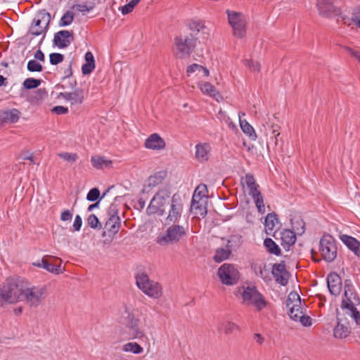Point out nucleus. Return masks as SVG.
Segmentation results:
<instances>
[{"instance_id": "1", "label": "nucleus", "mask_w": 360, "mask_h": 360, "mask_svg": "<svg viewBox=\"0 0 360 360\" xmlns=\"http://www.w3.org/2000/svg\"><path fill=\"white\" fill-rule=\"evenodd\" d=\"M45 285H34L21 277H10L0 284V306L25 301L31 307H38L45 300Z\"/></svg>"}, {"instance_id": "2", "label": "nucleus", "mask_w": 360, "mask_h": 360, "mask_svg": "<svg viewBox=\"0 0 360 360\" xmlns=\"http://www.w3.org/2000/svg\"><path fill=\"white\" fill-rule=\"evenodd\" d=\"M359 304H360V299L357 294L349 288L346 289L340 310L337 311V325L333 330V335L335 338H346L351 333L347 317L353 320L356 326L360 327V312L356 309Z\"/></svg>"}, {"instance_id": "3", "label": "nucleus", "mask_w": 360, "mask_h": 360, "mask_svg": "<svg viewBox=\"0 0 360 360\" xmlns=\"http://www.w3.org/2000/svg\"><path fill=\"white\" fill-rule=\"evenodd\" d=\"M233 295L242 304L252 307L257 311L263 310L268 304L265 297L254 284L246 283L236 287Z\"/></svg>"}, {"instance_id": "4", "label": "nucleus", "mask_w": 360, "mask_h": 360, "mask_svg": "<svg viewBox=\"0 0 360 360\" xmlns=\"http://www.w3.org/2000/svg\"><path fill=\"white\" fill-rule=\"evenodd\" d=\"M147 309L139 307L136 304H128L124 305V318L127 321V326L131 330L134 338L141 339L144 336V333L140 328L142 321L147 319Z\"/></svg>"}, {"instance_id": "5", "label": "nucleus", "mask_w": 360, "mask_h": 360, "mask_svg": "<svg viewBox=\"0 0 360 360\" xmlns=\"http://www.w3.org/2000/svg\"><path fill=\"white\" fill-rule=\"evenodd\" d=\"M286 306L291 319L300 322L303 326L309 327L312 324V319L305 314V304L302 302L299 294L291 292L287 298Z\"/></svg>"}, {"instance_id": "6", "label": "nucleus", "mask_w": 360, "mask_h": 360, "mask_svg": "<svg viewBox=\"0 0 360 360\" xmlns=\"http://www.w3.org/2000/svg\"><path fill=\"white\" fill-rule=\"evenodd\" d=\"M136 284L139 289L146 296L153 300H160L163 295L162 285L152 280L144 272L136 275Z\"/></svg>"}, {"instance_id": "7", "label": "nucleus", "mask_w": 360, "mask_h": 360, "mask_svg": "<svg viewBox=\"0 0 360 360\" xmlns=\"http://www.w3.org/2000/svg\"><path fill=\"white\" fill-rule=\"evenodd\" d=\"M165 226L167 225H165ZM168 228L164 233L157 238V243L161 246L176 244L186 236L188 226H184L179 224L167 225Z\"/></svg>"}, {"instance_id": "8", "label": "nucleus", "mask_w": 360, "mask_h": 360, "mask_svg": "<svg viewBox=\"0 0 360 360\" xmlns=\"http://www.w3.org/2000/svg\"><path fill=\"white\" fill-rule=\"evenodd\" d=\"M171 193L169 189H160L151 199L147 209L146 212L148 215L158 214L163 216L165 212V205L169 206L171 199Z\"/></svg>"}, {"instance_id": "9", "label": "nucleus", "mask_w": 360, "mask_h": 360, "mask_svg": "<svg viewBox=\"0 0 360 360\" xmlns=\"http://www.w3.org/2000/svg\"><path fill=\"white\" fill-rule=\"evenodd\" d=\"M228 22L232 29L233 35L238 39L245 37L247 33V18L242 12L227 9Z\"/></svg>"}, {"instance_id": "10", "label": "nucleus", "mask_w": 360, "mask_h": 360, "mask_svg": "<svg viewBox=\"0 0 360 360\" xmlns=\"http://www.w3.org/2000/svg\"><path fill=\"white\" fill-rule=\"evenodd\" d=\"M184 203L181 196L179 193H174L169 201L168 210L165 213L166 217L164 220V225H172V224H179L183 212Z\"/></svg>"}, {"instance_id": "11", "label": "nucleus", "mask_w": 360, "mask_h": 360, "mask_svg": "<svg viewBox=\"0 0 360 360\" xmlns=\"http://www.w3.org/2000/svg\"><path fill=\"white\" fill-rule=\"evenodd\" d=\"M243 180L249 189V195L253 199L258 212L262 214H264L266 210L264 198L258 189L259 185L257 184L253 175L251 174H247L243 178Z\"/></svg>"}, {"instance_id": "12", "label": "nucleus", "mask_w": 360, "mask_h": 360, "mask_svg": "<svg viewBox=\"0 0 360 360\" xmlns=\"http://www.w3.org/2000/svg\"><path fill=\"white\" fill-rule=\"evenodd\" d=\"M319 251L327 262L333 261L337 256V247L335 238L329 234H325L319 242Z\"/></svg>"}, {"instance_id": "13", "label": "nucleus", "mask_w": 360, "mask_h": 360, "mask_svg": "<svg viewBox=\"0 0 360 360\" xmlns=\"http://www.w3.org/2000/svg\"><path fill=\"white\" fill-rule=\"evenodd\" d=\"M175 45L178 57L184 58L192 52L195 45V39L192 34L181 36L176 37Z\"/></svg>"}, {"instance_id": "14", "label": "nucleus", "mask_w": 360, "mask_h": 360, "mask_svg": "<svg viewBox=\"0 0 360 360\" xmlns=\"http://www.w3.org/2000/svg\"><path fill=\"white\" fill-rule=\"evenodd\" d=\"M340 19L345 26L360 30V3L342 13Z\"/></svg>"}, {"instance_id": "15", "label": "nucleus", "mask_w": 360, "mask_h": 360, "mask_svg": "<svg viewBox=\"0 0 360 360\" xmlns=\"http://www.w3.org/2000/svg\"><path fill=\"white\" fill-rule=\"evenodd\" d=\"M121 224V219L119 216V211L117 205L111 204L107 211L106 221L104 225V229L112 234L117 233Z\"/></svg>"}, {"instance_id": "16", "label": "nucleus", "mask_w": 360, "mask_h": 360, "mask_svg": "<svg viewBox=\"0 0 360 360\" xmlns=\"http://www.w3.org/2000/svg\"><path fill=\"white\" fill-rule=\"evenodd\" d=\"M259 275L266 284H271L274 281L282 286H285L290 278L289 271H259Z\"/></svg>"}, {"instance_id": "17", "label": "nucleus", "mask_w": 360, "mask_h": 360, "mask_svg": "<svg viewBox=\"0 0 360 360\" xmlns=\"http://www.w3.org/2000/svg\"><path fill=\"white\" fill-rule=\"evenodd\" d=\"M51 22V15L46 10H40L37 12L36 17L33 20L32 24L30 28V32L33 36H39L42 34L41 31L35 30L37 27H44L49 28Z\"/></svg>"}, {"instance_id": "18", "label": "nucleus", "mask_w": 360, "mask_h": 360, "mask_svg": "<svg viewBox=\"0 0 360 360\" xmlns=\"http://www.w3.org/2000/svg\"><path fill=\"white\" fill-rule=\"evenodd\" d=\"M333 0H316V6L320 15L331 18L341 15L340 9L332 3Z\"/></svg>"}, {"instance_id": "19", "label": "nucleus", "mask_w": 360, "mask_h": 360, "mask_svg": "<svg viewBox=\"0 0 360 360\" xmlns=\"http://www.w3.org/2000/svg\"><path fill=\"white\" fill-rule=\"evenodd\" d=\"M58 98H61L66 102L70 103L71 106H79L82 105L84 101V90L77 88L72 92H60L58 94Z\"/></svg>"}, {"instance_id": "20", "label": "nucleus", "mask_w": 360, "mask_h": 360, "mask_svg": "<svg viewBox=\"0 0 360 360\" xmlns=\"http://www.w3.org/2000/svg\"><path fill=\"white\" fill-rule=\"evenodd\" d=\"M73 32L69 30H60L54 34L53 43L58 49H65L73 41Z\"/></svg>"}, {"instance_id": "21", "label": "nucleus", "mask_w": 360, "mask_h": 360, "mask_svg": "<svg viewBox=\"0 0 360 360\" xmlns=\"http://www.w3.org/2000/svg\"><path fill=\"white\" fill-rule=\"evenodd\" d=\"M144 147L152 150H162L166 148L165 141L157 133L150 134L144 142Z\"/></svg>"}, {"instance_id": "22", "label": "nucleus", "mask_w": 360, "mask_h": 360, "mask_svg": "<svg viewBox=\"0 0 360 360\" xmlns=\"http://www.w3.org/2000/svg\"><path fill=\"white\" fill-rule=\"evenodd\" d=\"M217 277L221 284L231 286L239 282L240 274L239 271H217Z\"/></svg>"}, {"instance_id": "23", "label": "nucleus", "mask_w": 360, "mask_h": 360, "mask_svg": "<svg viewBox=\"0 0 360 360\" xmlns=\"http://www.w3.org/2000/svg\"><path fill=\"white\" fill-rule=\"evenodd\" d=\"M207 193V186L205 184H200L198 185L193 193L192 201H191V207L195 210H200L201 211L200 216L205 217L207 214L206 207H202L199 202L196 201V198L200 197V198L202 197H205Z\"/></svg>"}, {"instance_id": "24", "label": "nucleus", "mask_w": 360, "mask_h": 360, "mask_svg": "<svg viewBox=\"0 0 360 360\" xmlns=\"http://www.w3.org/2000/svg\"><path fill=\"white\" fill-rule=\"evenodd\" d=\"M340 239L355 256L360 258V241L354 237L346 234L340 236Z\"/></svg>"}, {"instance_id": "25", "label": "nucleus", "mask_w": 360, "mask_h": 360, "mask_svg": "<svg viewBox=\"0 0 360 360\" xmlns=\"http://www.w3.org/2000/svg\"><path fill=\"white\" fill-rule=\"evenodd\" d=\"M327 283L330 292L335 294L340 291L342 286V279L335 271H331L327 276Z\"/></svg>"}, {"instance_id": "26", "label": "nucleus", "mask_w": 360, "mask_h": 360, "mask_svg": "<svg viewBox=\"0 0 360 360\" xmlns=\"http://www.w3.org/2000/svg\"><path fill=\"white\" fill-rule=\"evenodd\" d=\"M211 151V146L209 143H198L195 146V158L200 162H204L209 160Z\"/></svg>"}, {"instance_id": "27", "label": "nucleus", "mask_w": 360, "mask_h": 360, "mask_svg": "<svg viewBox=\"0 0 360 360\" xmlns=\"http://www.w3.org/2000/svg\"><path fill=\"white\" fill-rule=\"evenodd\" d=\"M202 93L219 101L221 96L216 88L208 82H200L198 84Z\"/></svg>"}, {"instance_id": "28", "label": "nucleus", "mask_w": 360, "mask_h": 360, "mask_svg": "<svg viewBox=\"0 0 360 360\" xmlns=\"http://www.w3.org/2000/svg\"><path fill=\"white\" fill-rule=\"evenodd\" d=\"M278 219L275 212L269 213L264 222V226L267 234H274L278 229Z\"/></svg>"}, {"instance_id": "29", "label": "nucleus", "mask_w": 360, "mask_h": 360, "mask_svg": "<svg viewBox=\"0 0 360 360\" xmlns=\"http://www.w3.org/2000/svg\"><path fill=\"white\" fill-rule=\"evenodd\" d=\"M296 232L294 231L285 229L281 233L282 245L284 248L289 250L290 247L295 244L296 241Z\"/></svg>"}, {"instance_id": "30", "label": "nucleus", "mask_w": 360, "mask_h": 360, "mask_svg": "<svg viewBox=\"0 0 360 360\" xmlns=\"http://www.w3.org/2000/svg\"><path fill=\"white\" fill-rule=\"evenodd\" d=\"M238 116L240 127L243 133L245 134L248 136H249L251 139L255 140L257 138V134L255 133L254 128L252 127V125L249 124V122L247 120L241 119L242 116H245V113L240 112L238 113Z\"/></svg>"}, {"instance_id": "31", "label": "nucleus", "mask_w": 360, "mask_h": 360, "mask_svg": "<svg viewBox=\"0 0 360 360\" xmlns=\"http://www.w3.org/2000/svg\"><path fill=\"white\" fill-rule=\"evenodd\" d=\"M20 116V111L15 108L4 111L0 115L1 120L5 123H15L18 121Z\"/></svg>"}, {"instance_id": "32", "label": "nucleus", "mask_w": 360, "mask_h": 360, "mask_svg": "<svg viewBox=\"0 0 360 360\" xmlns=\"http://www.w3.org/2000/svg\"><path fill=\"white\" fill-rule=\"evenodd\" d=\"M92 166L96 169H103L104 167H109L112 161L106 159L103 156H92L91 158Z\"/></svg>"}, {"instance_id": "33", "label": "nucleus", "mask_w": 360, "mask_h": 360, "mask_svg": "<svg viewBox=\"0 0 360 360\" xmlns=\"http://www.w3.org/2000/svg\"><path fill=\"white\" fill-rule=\"evenodd\" d=\"M242 236L240 235H232L226 241V248L231 252L237 250L242 244Z\"/></svg>"}, {"instance_id": "34", "label": "nucleus", "mask_w": 360, "mask_h": 360, "mask_svg": "<svg viewBox=\"0 0 360 360\" xmlns=\"http://www.w3.org/2000/svg\"><path fill=\"white\" fill-rule=\"evenodd\" d=\"M221 329L226 335H231L240 330V327L236 323L231 321H223L221 324Z\"/></svg>"}, {"instance_id": "35", "label": "nucleus", "mask_w": 360, "mask_h": 360, "mask_svg": "<svg viewBox=\"0 0 360 360\" xmlns=\"http://www.w3.org/2000/svg\"><path fill=\"white\" fill-rule=\"evenodd\" d=\"M122 350L124 352L139 354L143 352V348L136 342H129L122 346Z\"/></svg>"}, {"instance_id": "36", "label": "nucleus", "mask_w": 360, "mask_h": 360, "mask_svg": "<svg viewBox=\"0 0 360 360\" xmlns=\"http://www.w3.org/2000/svg\"><path fill=\"white\" fill-rule=\"evenodd\" d=\"M189 28L193 32H199L202 31L204 34H209L208 29L205 26L201 20H193L189 22Z\"/></svg>"}, {"instance_id": "37", "label": "nucleus", "mask_w": 360, "mask_h": 360, "mask_svg": "<svg viewBox=\"0 0 360 360\" xmlns=\"http://www.w3.org/2000/svg\"><path fill=\"white\" fill-rule=\"evenodd\" d=\"M186 72L189 77L191 76V75L194 72H202L204 77H208L210 74L209 70L206 68L196 63L189 65L187 68Z\"/></svg>"}, {"instance_id": "38", "label": "nucleus", "mask_w": 360, "mask_h": 360, "mask_svg": "<svg viewBox=\"0 0 360 360\" xmlns=\"http://www.w3.org/2000/svg\"><path fill=\"white\" fill-rule=\"evenodd\" d=\"M264 244L268 252L271 254H274L277 256L281 255V249L271 238H266L264 241Z\"/></svg>"}, {"instance_id": "39", "label": "nucleus", "mask_w": 360, "mask_h": 360, "mask_svg": "<svg viewBox=\"0 0 360 360\" xmlns=\"http://www.w3.org/2000/svg\"><path fill=\"white\" fill-rule=\"evenodd\" d=\"M231 252L226 248H221L216 250L214 259L217 262H221L229 258Z\"/></svg>"}, {"instance_id": "40", "label": "nucleus", "mask_w": 360, "mask_h": 360, "mask_svg": "<svg viewBox=\"0 0 360 360\" xmlns=\"http://www.w3.org/2000/svg\"><path fill=\"white\" fill-rule=\"evenodd\" d=\"M291 224L294 231H295L297 235H302L304 233L305 231V223L302 219H292Z\"/></svg>"}, {"instance_id": "41", "label": "nucleus", "mask_w": 360, "mask_h": 360, "mask_svg": "<svg viewBox=\"0 0 360 360\" xmlns=\"http://www.w3.org/2000/svg\"><path fill=\"white\" fill-rule=\"evenodd\" d=\"M34 266L42 268L45 270H59L55 265L49 263L46 259H41L32 263Z\"/></svg>"}, {"instance_id": "42", "label": "nucleus", "mask_w": 360, "mask_h": 360, "mask_svg": "<svg viewBox=\"0 0 360 360\" xmlns=\"http://www.w3.org/2000/svg\"><path fill=\"white\" fill-rule=\"evenodd\" d=\"M74 20V13L72 11H66L61 17L59 21L60 27H65L70 25Z\"/></svg>"}, {"instance_id": "43", "label": "nucleus", "mask_w": 360, "mask_h": 360, "mask_svg": "<svg viewBox=\"0 0 360 360\" xmlns=\"http://www.w3.org/2000/svg\"><path fill=\"white\" fill-rule=\"evenodd\" d=\"M141 0H131L128 4L121 6L119 10L122 15H127L131 13L134 7L139 4Z\"/></svg>"}, {"instance_id": "44", "label": "nucleus", "mask_w": 360, "mask_h": 360, "mask_svg": "<svg viewBox=\"0 0 360 360\" xmlns=\"http://www.w3.org/2000/svg\"><path fill=\"white\" fill-rule=\"evenodd\" d=\"M41 83V79H37L34 78H27L23 82V86L27 89H32L37 88Z\"/></svg>"}, {"instance_id": "45", "label": "nucleus", "mask_w": 360, "mask_h": 360, "mask_svg": "<svg viewBox=\"0 0 360 360\" xmlns=\"http://www.w3.org/2000/svg\"><path fill=\"white\" fill-rule=\"evenodd\" d=\"M243 64L252 72H259L260 70V64L257 61H254L251 59H245Z\"/></svg>"}, {"instance_id": "46", "label": "nucleus", "mask_w": 360, "mask_h": 360, "mask_svg": "<svg viewBox=\"0 0 360 360\" xmlns=\"http://www.w3.org/2000/svg\"><path fill=\"white\" fill-rule=\"evenodd\" d=\"M58 155L63 160L69 162H75L78 158V155L75 153L63 152L58 153Z\"/></svg>"}, {"instance_id": "47", "label": "nucleus", "mask_w": 360, "mask_h": 360, "mask_svg": "<svg viewBox=\"0 0 360 360\" xmlns=\"http://www.w3.org/2000/svg\"><path fill=\"white\" fill-rule=\"evenodd\" d=\"M27 68L30 72H41L42 65L35 60H30L27 63Z\"/></svg>"}, {"instance_id": "48", "label": "nucleus", "mask_w": 360, "mask_h": 360, "mask_svg": "<svg viewBox=\"0 0 360 360\" xmlns=\"http://www.w3.org/2000/svg\"><path fill=\"white\" fill-rule=\"evenodd\" d=\"M87 223H88V225L92 229H101V224L100 223L99 219L94 214H90L88 217Z\"/></svg>"}, {"instance_id": "49", "label": "nucleus", "mask_w": 360, "mask_h": 360, "mask_svg": "<svg viewBox=\"0 0 360 360\" xmlns=\"http://www.w3.org/2000/svg\"><path fill=\"white\" fill-rule=\"evenodd\" d=\"M50 63L51 65H58L63 62L64 56L63 54L59 53H52L49 55Z\"/></svg>"}, {"instance_id": "50", "label": "nucleus", "mask_w": 360, "mask_h": 360, "mask_svg": "<svg viewBox=\"0 0 360 360\" xmlns=\"http://www.w3.org/2000/svg\"><path fill=\"white\" fill-rule=\"evenodd\" d=\"M100 196V191L97 188L91 189L86 195V200L90 202L97 200Z\"/></svg>"}, {"instance_id": "51", "label": "nucleus", "mask_w": 360, "mask_h": 360, "mask_svg": "<svg viewBox=\"0 0 360 360\" xmlns=\"http://www.w3.org/2000/svg\"><path fill=\"white\" fill-rule=\"evenodd\" d=\"M82 225V219L79 215H76L72 225L73 229L75 231H79Z\"/></svg>"}, {"instance_id": "52", "label": "nucleus", "mask_w": 360, "mask_h": 360, "mask_svg": "<svg viewBox=\"0 0 360 360\" xmlns=\"http://www.w3.org/2000/svg\"><path fill=\"white\" fill-rule=\"evenodd\" d=\"M95 68V64L84 63L82 67L84 75L90 74Z\"/></svg>"}, {"instance_id": "53", "label": "nucleus", "mask_w": 360, "mask_h": 360, "mask_svg": "<svg viewBox=\"0 0 360 360\" xmlns=\"http://www.w3.org/2000/svg\"><path fill=\"white\" fill-rule=\"evenodd\" d=\"M52 112H55L57 115H64L66 114L68 112V108L64 106H55L52 109Z\"/></svg>"}, {"instance_id": "54", "label": "nucleus", "mask_w": 360, "mask_h": 360, "mask_svg": "<svg viewBox=\"0 0 360 360\" xmlns=\"http://www.w3.org/2000/svg\"><path fill=\"white\" fill-rule=\"evenodd\" d=\"M72 213L68 210H66L61 213L60 219L62 221H70L72 219Z\"/></svg>"}, {"instance_id": "55", "label": "nucleus", "mask_w": 360, "mask_h": 360, "mask_svg": "<svg viewBox=\"0 0 360 360\" xmlns=\"http://www.w3.org/2000/svg\"><path fill=\"white\" fill-rule=\"evenodd\" d=\"M75 7L79 12H81V13L89 12L92 8V7H89L86 4H77L75 6Z\"/></svg>"}, {"instance_id": "56", "label": "nucleus", "mask_w": 360, "mask_h": 360, "mask_svg": "<svg viewBox=\"0 0 360 360\" xmlns=\"http://www.w3.org/2000/svg\"><path fill=\"white\" fill-rule=\"evenodd\" d=\"M84 58L86 60L85 63L95 64V60L94 55L91 52L88 51L85 53Z\"/></svg>"}, {"instance_id": "57", "label": "nucleus", "mask_w": 360, "mask_h": 360, "mask_svg": "<svg viewBox=\"0 0 360 360\" xmlns=\"http://www.w3.org/2000/svg\"><path fill=\"white\" fill-rule=\"evenodd\" d=\"M254 340L256 342L257 345H262L264 342L265 339L264 336L262 335L261 334L255 333L254 335Z\"/></svg>"}, {"instance_id": "58", "label": "nucleus", "mask_w": 360, "mask_h": 360, "mask_svg": "<svg viewBox=\"0 0 360 360\" xmlns=\"http://www.w3.org/2000/svg\"><path fill=\"white\" fill-rule=\"evenodd\" d=\"M34 59L35 60H39V61H44L45 60V56H44V53L41 51V50L39 49L37 50L34 55Z\"/></svg>"}, {"instance_id": "59", "label": "nucleus", "mask_w": 360, "mask_h": 360, "mask_svg": "<svg viewBox=\"0 0 360 360\" xmlns=\"http://www.w3.org/2000/svg\"><path fill=\"white\" fill-rule=\"evenodd\" d=\"M347 50L352 56L355 57L358 60H360V51H354L351 48H347Z\"/></svg>"}, {"instance_id": "60", "label": "nucleus", "mask_w": 360, "mask_h": 360, "mask_svg": "<svg viewBox=\"0 0 360 360\" xmlns=\"http://www.w3.org/2000/svg\"><path fill=\"white\" fill-rule=\"evenodd\" d=\"M218 270L222 271V270H235V269L231 265L227 264H224L218 269Z\"/></svg>"}, {"instance_id": "61", "label": "nucleus", "mask_w": 360, "mask_h": 360, "mask_svg": "<svg viewBox=\"0 0 360 360\" xmlns=\"http://www.w3.org/2000/svg\"><path fill=\"white\" fill-rule=\"evenodd\" d=\"M65 77L64 78L70 77L72 72V67L71 64L69 65L68 68L64 71Z\"/></svg>"}, {"instance_id": "62", "label": "nucleus", "mask_w": 360, "mask_h": 360, "mask_svg": "<svg viewBox=\"0 0 360 360\" xmlns=\"http://www.w3.org/2000/svg\"><path fill=\"white\" fill-rule=\"evenodd\" d=\"M48 29L49 28H46V26H44V27H37V28H35V30H37L38 32L39 31H41L42 32V35H43V39L46 36V34L48 31Z\"/></svg>"}, {"instance_id": "63", "label": "nucleus", "mask_w": 360, "mask_h": 360, "mask_svg": "<svg viewBox=\"0 0 360 360\" xmlns=\"http://www.w3.org/2000/svg\"><path fill=\"white\" fill-rule=\"evenodd\" d=\"M99 203L100 202L98 201L96 202V203H94V204H91L90 205L88 208H87V211L88 212H91L93 210H94L95 208L98 207V205H99Z\"/></svg>"}, {"instance_id": "64", "label": "nucleus", "mask_w": 360, "mask_h": 360, "mask_svg": "<svg viewBox=\"0 0 360 360\" xmlns=\"http://www.w3.org/2000/svg\"><path fill=\"white\" fill-rule=\"evenodd\" d=\"M7 84L6 78L3 75H0V87L5 86Z\"/></svg>"}]
</instances>
